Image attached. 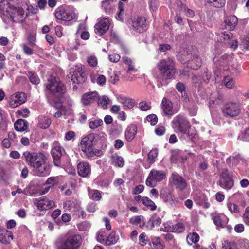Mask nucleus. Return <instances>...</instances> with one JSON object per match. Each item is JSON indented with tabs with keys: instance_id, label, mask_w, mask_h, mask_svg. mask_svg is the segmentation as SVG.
<instances>
[{
	"instance_id": "a18cd8bd",
	"label": "nucleus",
	"mask_w": 249,
	"mask_h": 249,
	"mask_svg": "<svg viewBox=\"0 0 249 249\" xmlns=\"http://www.w3.org/2000/svg\"><path fill=\"white\" fill-rule=\"evenodd\" d=\"M27 75L30 82L33 84L36 85L39 83L40 79L36 74L32 73V72H29Z\"/></svg>"
},
{
	"instance_id": "603ef678",
	"label": "nucleus",
	"mask_w": 249,
	"mask_h": 249,
	"mask_svg": "<svg viewBox=\"0 0 249 249\" xmlns=\"http://www.w3.org/2000/svg\"><path fill=\"white\" fill-rule=\"evenodd\" d=\"M87 62L91 67H95L97 64V59L94 55H91L88 57Z\"/></svg>"
},
{
	"instance_id": "0eeeda50",
	"label": "nucleus",
	"mask_w": 249,
	"mask_h": 249,
	"mask_svg": "<svg viewBox=\"0 0 249 249\" xmlns=\"http://www.w3.org/2000/svg\"><path fill=\"white\" fill-rule=\"evenodd\" d=\"M172 126L175 131L177 133L186 134L190 128V124L184 117L178 115L173 119Z\"/></svg>"
},
{
	"instance_id": "680f3d73",
	"label": "nucleus",
	"mask_w": 249,
	"mask_h": 249,
	"mask_svg": "<svg viewBox=\"0 0 249 249\" xmlns=\"http://www.w3.org/2000/svg\"><path fill=\"white\" fill-rule=\"evenodd\" d=\"M97 83L100 86H104L106 82V77L102 74L99 75L96 79Z\"/></svg>"
},
{
	"instance_id": "f257e3e1",
	"label": "nucleus",
	"mask_w": 249,
	"mask_h": 249,
	"mask_svg": "<svg viewBox=\"0 0 249 249\" xmlns=\"http://www.w3.org/2000/svg\"><path fill=\"white\" fill-rule=\"evenodd\" d=\"M22 158L36 175L44 177L49 175L50 166L46 156L42 153L26 151L23 153Z\"/></svg>"
},
{
	"instance_id": "e2e57ef3",
	"label": "nucleus",
	"mask_w": 249,
	"mask_h": 249,
	"mask_svg": "<svg viewBox=\"0 0 249 249\" xmlns=\"http://www.w3.org/2000/svg\"><path fill=\"white\" fill-rule=\"evenodd\" d=\"M243 217L244 222L247 225H249V207H247L245 209Z\"/></svg>"
},
{
	"instance_id": "a211bd4d",
	"label": "nucleus",
	"mask_w": 249,
	"mask_h": 249,
	"mask_svg": "<svg viewBox=\"0 0 249 249\" xmlns=\"http://www.w3.org/2000/svg\"><path fill=\"white\" fill-rule=\"evenodd\" d=\"M171 182L176 188L183 190L186 187V182L185 179L177 173H173L171 177Z\"/></svg>"
},
{
	"instance_id": "79ce46f5",
	"label": "nucleus",
	"mask_w": 249,
	"mask_h": 249,
	"mask_svg": "<svg viewBox=\"0 0 249 249\" xmlns=\"http://www.w3.org/2000/svg\"><path fill=\"white\" fill-rule=\"evenodd\" d=\"M151 243L154 249H163L164 245L161 243L160 238L158 237H154L151 238Z\"/></svg>"
},
{
	"instance_id": "5fc2aeb1",
	"label": "nucleus",
	"mask_w": 249,
	"mask_h": 249,
	"mask_svg": "<svg viewBox=\"0 0 249 249\" xmlns=\"http://www.w3.org/2000/svg\"><path fill=\"white\" fill-rule=\"evenodd\" d=\"M147 120L150 123L151 125L154 126L158 122V118L155 114L149 115L147 116Z\"/></svg>"
},
{
	"instance_id": "423d86ee",
	"label": "nucleus",
	"mask_w": 249,
	"mask_h": 249,
	"mask_svg": "<svg viewBox=\"0 0 249 249\" xmlns=\"http://www.w3.org/2000/svg\"><path fill=\"white\" fill-rule=\"evenodd\" d=\"M46 87L53 96L59 97L66 92V87L58 78L50 76L48 78Z\"/></svg>"
},
{
	"instance_id": "20e7f679",
	"label": "nucleus",
	"mask_w": 249,
	"mask_h": 249,
	"mask_svg": "<svg viewBox=\"0 0 249 249\" xmlns=\"http://www.w3.org/2000/svg\"><path fill=\"white\" fill-rule=\"evenodd\" d=\"M76 9L71 6L62 5L55 11V17L58 20L71 21L77 18Z\"/></svg>"
},
{
	"instance_id": "3c124183",
	"label": "nucleus",
	"mask_w": 249,
	"mask_h": 249,
	"mask_svg": "<svg viewBox=\"0 0 249 249\" xmlns=\"http://www.w3.org/2000/svg\"><path fill=\"white\" fill-rule=\"evenodd\" d=\"M58 182V179L56 177H52L48 178V179L45 182L44 185H49L52 187L55 184H57Z\"/></svg>"
},
{
	"instance_id": "a878e982",
	"label": "nucleus",
	"mask_w": 249,
	"mask_h": 249,
	"mask_svg": "<svg viewBox=\"0 0 249 249\" xmlns=\"http://www.w3.org/2000/svg\"><path fill=\"white\" fill-rule=\"evenodd\" d=\"M238 19L235 16H230L226 17L224 20L226 29L233 30L237 24Z\"/></svg>"
},
{
	"instance_id": "4d7b16f0",
	"label": "nucleus",
	"mask_w": 249,
	"mask_h": 249,
	"mask_svg": "<svg viewBox=\"0 0 249 249\" xmlns=\"http://www.w3.org/2000/svg\"><path fill=\"white\" fill-rule=\"evenodd\" d=\"M36 39V34L30 33L28 36V41L31 47H33Z\"/></svg>"
},
{
	"instance_id": "ea45409f",
	"label": "nucleus",
	"mask_w": 249,
	"mask_h": 249,
	"mask_svg": "<svg viewBox=\"0 0 249 249\" xmlns=\"http://www.w3.org/2000/svg\"><path fill=\"white\" fill-rule=\"evenodd\" d=\"M51 121L47 117H43L40 119L38 123V126L43 129L47 128L50 125Z\"/></svg>"
},
{
	"instance_id": "4468645a",
	"label": "nucleus",
	"mask_w": 249,
	"mask_h": 249,
	"mask_svg": "<svg viewBox=\"0 0 249 249\" xmlns=\"http://www.w3.org/2000/svg\"><path fill=\"white\" fill-rule=\"evenodd\" d=\"M63 150V148L58 142L54 141L51 150V154L54 164L56 166H59L61 164L60 160L62 155Z\"/></svg>"
},
{
	"instance_id": "f3484780",
	"label": "nucleus",
	"mask_w": 249,
	"mask_h": 249,
	"mask_svg": "<svg viewBox=\"0 0 249 249\" xmlns=\"http://www.w3.org/2000/svg\"><path fill=\"white\" fill-rule=\"evenodd\" d=\"M85 71L81 66H76V68L71 76V81L73 83L82 84L86 80Z\"/></svg>"
},
{
	"instance_id": "72a5a7b5",
	"label": "nucleus",
	"mask_w": 249,
	"mask_h": 249,
	"mask_svg": "<svg viewBox=\"0 0 249 249\" xmlns=\"http://www.w3.org/2000/svg\"><path fill=\"white\" fill-rule=\"evenodd\" d=\"M233 181L231 178H229L225 180L224 179H220L219 181L220 186L225 189H231L233 187Z\"/></svg>"
},
{
	"instance_id": "1a4fd4ad",
	"label": "nucleus",
	"mask_w": 249,
	"mask_h": 249,
	"mask_svg": "<svg viewBox=\"0 0 249 249\" xmlns=\"http://www.w3.org/2000/svg\"><path fill=\"white\" fill-rule=\"evenodd\" d=\"M166 177V174L163 171L152 169L146 180V184L149 187H153L157 182L164 179Z\"/></svg>"
},
{
	"instance_id": "2f4dec72",
	"label": "nucleus",
	"mask_w": 249,
	"mask_h": 249,
	"mask_svg": "<svg viewBox=\"0 0 249 249\" xmlns=\"http://www.w3.org/2000/svg\"><path fill=\"white\" fill-rule=\"evenodd\" d=\"M27 126V122L23 119H18L14 123L15 129L17 131L26 130Z\"/></svg>"
},
{
	"instance_id": "052dcab7",
	"label": "nucleus",
	"mask_w": 249,
	"mask_h": 249,
	"mask_svg": "<svg viewBox=\"0 0 249 249\" xmlns=\"http://www.w3.org/2000/svg\"><path fill=\"white\" fill-rule=\"evenodd\" d=\"M186 134H187L188 138L190 140L193 141L194 139H196V131L194 129L190 128L187 130Z\"/></svg>"
},
{
	"instance_id": "0e129e2a",
	"label": "nucleus",
	"mask_w": 249,
	"mask_h": 249,
	"mask_svg": "<svg viewBox=\"0 0 249 249\" xmlns=\"http://www.w3.org/2000/svg\"><path fill=\"white\" fill-rule=\"evenodd\" d=\"M146 235L144 233H141L139 237V244L142 246H144L147 244V240L145 239Z\"/></svg>"
},
{
	"instance_id": "aec40b11",
	"label": "nucleus",
	"mask_w": 249,
	"mask_h": 249,
	"mask_svg": "<svg viewBox=\"0 0 249 249\" xmlns=\"http://www.w3.org/2000/svg\"><path fill=\"white\" fill-rule=\"evenodd\" d=\"M98 96V94L96 91L88 92L82 95L81 102L84 105H89L96 101Z\"/></svg>"
},
{
	"instance_id": "58836bf2",
	"label": "nucleus",
	"mask_w": 249,
	"mask_h": 249,
	"mask_svg": "<svg viewBox=\"0 0 249 249\" xmlns=\"http://www.w3.org/2000/svg\"><path fill=\"white\" fill-rule=\"evenodd\" d=\"M89 197L93 200L99 201L102 197L101 193L97 190H89Z\"/></svg>"
},
{
	"instance_id": "c85d7f7f",
	"label": "nucleus",
	"mask_w": 249,
	"mask_h": 249,
	"mask_svg": "<svg viewBox=\"0 0 249 249\" xmlns=\"http://www.w3.org/2000/svg\"><path fill=\"white\" fill-rule=\"evenodd\" d=\"M187 65L193 69H198L201 65V60L196 54H195L192 59L188 61Z\"/></svg>"
},
{
	"instance_id": "f8f14e48",
	"label": "nucleus",
	"mask_w": 249,
	"mask_h": 249,
	"mask_svg": "<svg viewBox=\"0 0 249 249\" xmlns=\"http://www.w3.org/2000/svg\"><path fill=\"white\" fill-rule=\"evenodd\" d=\"M131 30L138 33H141L147 29L146 18L144 17H138L134 18L129 22Z\"/></svg>"
},
{
	"instance_id": "de8ad7c7",
	"label": "nucleus",
	"mask_w": 249,
	"mask_h": 249,
	"mask_svg": "<svg viewBox=\"0 0 249 249\" xmlns=\"http://www.w3.org/2000/svg\"><path fill=\"white\" fill-rule=\"evenodd\" d=\"M223 82L225 86L228 89H231L234 87V82L233 79L229 76H225Z\"/></svg>"
},
{
	"instance_id": "5701e85b",
	"label": "nucleus",
	"mask_w": 249,
	"mask_h": 249,
	"mask_svg": "<svg viewBox=\"0 0 249 249\" xmlns=\"http://www.w3.org/2000/svg\"><path fill=\"white\" fill-rule=\"evenodd\" d=\"M137 132V127L135 124L129 125L125 131V138L128 142H131Z\"/></svg>"
},
{
	"instance_id": "bf43d9fd",
	"label": "nucleus",
	"mask_w": 249,
	"mask_h": 249,
	"mask_svg": "<svg viewBox=\"0 0 249 249\" xmlns=\"http://www.w3.org/2000/svg\"><path fill=\"white\" fill-rule=\"evenodd\" d=\"M111 1H113V0H105L102 1V6L107 13L111 8V6H110Z\"/></svg>"
},
{
	"instance_id": "7c9ffc66",
	"label": "nucleus",
	"mask_w": 249,
	"mask_h": 249,
	"mask_svg": "<svg viewBox=\"0 0 249 249\" xmlns=\"http://www.w3.org/2000/svg\"><path fill=\"white\" fill-rule=\"evenodd\" d=\"M124 62L128 66V68L126 71L127 73H132L136 72L137 70L135 68L132 60L129 57L125 56L122 58Z\"/></svg>"
},
{
	"instance_id": "9d476101",
	"label": "nucleus",
	"mask_w": 249,
	"mask_h": 249,
	"mask_svg": "<svg viewBox=\"0 0 249 249\" xmlns=\"http://www.w3.org/2000/svg\"><path fill=\"white\" fill-rule=\"evenodd\" d=\"M241 110V107L239 104L230 102L224 105L222 112L225 115L233 117L238 116L240 113Z\"/></svg>"
},
{
	"instance_id": "b1692460",
	"label": "nucleus",
	"mask_w": 249,
	"mask_h": 249,
	"mask_svg": "<svg viewBox=\"0 0 249 249\" xmlns=\"http://www.w3.org/2000/svg\"><path fill=\"white\" fill-rule=\"evenodd\" d=\"M161 105L163 111L165 114L172 115L175 113V111L173 109L172 102L166 98H163Z\"/></svg>"
},
{
	"instance_id": "338daca9",
	"label": "nucleus",
	"mask_w": 249,
	"mask_h": 249,
	"mask_svg": "<svg viewBox=\"0 0 249 249\" xmlns=\"http://www.w3.org/2000/svg\"><path fill=\"white\" fill-rule=\"evenodd\" d=\"M90 227V225L89 223L87 222H84L79 225L78 228L80 231H84L89 229Z\"/></svg>"
},
{
	"instance_id": "13d9d810",
	"label": "nucleus",
	"mask_w": 249,
	"mask_h": 249,
	"mask_svg": "<svg viewBox=\"0 0 249 249\" xmlns=\"http://www.w3.org/2000/svg\"><path fill=\"white\" fill-rule=\"evenodd\" d=\"M22 49L24 53L28 55H31L33 54V50L31 47H29L27 44H23L22 45Z\"/></svg>"
},
{
	"instance_id": "dca6fc26",
	"label": "nucleus",
	"mask_w": 249,
	"mask_h": 249,
	"mask_svg": "<svg viewBox=\"0 0 249 249\" xmlns=\"http://www.w3.org/2000/svg\"><path fill=\"white\" fill-rule=\"evenodd\" d=\"M228 61L226 60L225 61L221 62L219 66V68L215 70L214 73L218 77L219 75H221V73H223L224 74H225V71L227 70H231V72L232 75H238L241 72V68L240 66L238 65H236L235 67H231V68H228L227 66H225V64H227Z\"/></svg>"
},
{
	"instance_id": "4c0bfd02",
	"label": "nucleus",
	"mask_w": 249,
	"mask_h": 249,
	"mask_svg": "<svg viewBox=\"0 0 249 249\" xmlns=\"http://www.w3.org/2000/svg\"><path fill=\"white\" fill-rule=\"evenodd\" d=\"M106 136L104 133H101L98 135L99 139H97L98 143L100 145V148L103 150L105 149L107 146Z\"/></svg>"
},
{
	"instance_id": "69168bd1",
	"label": "nucleus",
	"mask_w": 249,
	"mask_h": 249,
	"mask_svg": "<svg viewBox=\"0 0 249 249\" xmlns=\"http://www.w3.org/2000/svg\"><path fill=\"white\" fill-rule=\"evenodd\" d=\"M120 56L116 53L110 54L108 56L109 60L113 63L118 62L120 59Z\"/></svg>"
},
{
	"instance_id": "cd10ccee",
	"label": "nucleus",
	"mask_w": 249,
	"mask_h": 249,
	"mask_svg": "<svg viewBox=\"0 0 249 249\" xmlns=\"http://www.w3.org/2000/svg\"><path fill=\"white\" fill-rule=\"evenodd\" d=\"M233 35L230 32H223L218 34L217 40L224 43H230V41L232 38Z\"/></svg>"
},
{
	"instance_id": "49530a36",
	"label": "nucleus",
	"mask_w": 249,
	"mask_h": 249,
	"mask_svg": "<svg viewBox=\"0 0 249 249\" xmlns=\"http://www.w3.org/2000/svg\"><path fill=\"white\" fill-rule=\"evenodd\" d=\"M103 124V121L101 119H97L94 121H90L89 124V126L90 128L94 129L102 125Z\"/></svg>"
},
{
	"instance_id": "9b49d317",
	"label": "nucleus",
	"mask_w": 249,
	"mask_h": 249,
	"mask_svg": "<svg viewBox=\"0 0 249 249\" xmlns=\"http://www.w3.org/2000/svg\"><path fill=\"white\" fill-rule=\"evenodd\" d=\"M111 23V20L109 17L100 18L94 26L95 33L99 36L104 34L108 30Z\"/></svg>"
},
{
	"instance_id": "e433bc0d",
	"label": "nucleus",
	"mask_w": 249,
	"mask_h": 249,
	"mask_svg": "<svg viewBox=\"0 0 249 249\" xmlns=\"http://www.w3.org/2000/svg\"><path fill=\"white\" fill-rule=\"evenodd\" d=\"M142 204L151 211L156 210L157 206L155 203L147 197H143Z\"/></svg>"
},
{
	"instance_id": "864d4df0",
	"label": "nucleus",
	"mask_w": 249,
	"mask_h": 249,
	"mask_svg": "<svg viewBox=\"0 0 249 249\" xmlns=\"http://www.w3.org/2000/svg\"><path fill=\"white\" fill-rule=\"evenodd\" d=\"M227 207L228 210L231 212L238 213L239 212L238 206L231 202H228L227 203Z\"/></svg>"
},
{
	"instance_id": "774afa93",
	"label": "nucleus",
	"mask_w": 249,
	"mask_h": 249,
	"mask_svg": "<svg viewBox=\"0 0 249 249\" xmlns=\"http://www.w3.org/2000/svg\"><path fill=\"white\" fill-rule=\"evenodd\" d=\"M241 249H249V242L247 240H243L240 242Z\"/></svg>"
},
{
	"instance_id": "c03bdc74",
	"label": "nucleus",
	"mask_w": 249,
	"mask_h": 249,
	"mask_svg": "<svg viewBox=\"0 0 249 249\" xmlns=\"http://www.w3.org/2000/svg\"><path fill=\"white\" fill-rule=\"evenodd\" d=\"M238 140L244 142H249V128L246 129L239 135Z\"/></svg>"
},
{
	"instance_id": "8fccbe9b",
	"label": "nucleus",
	"mask_w": 249,
	"mask_h": 249,
	"mask_svg": "<svg viewBox=\"0 0 249 249\" xmlns=\"http://www.w3.org/2000/svg\"><path fill=\"white\" fill-rule=\"evenodd\" d=\"M222 103V96H218V99L214 100L211 98L209 106L210 107H214L216 106L220 105Z\"/></svg>"
},
{
	"instance_id": "ddd939ff",
	"label": "nucleus",
	"mask_w": 249,
	"mask_h": 249,
	"mask_svg": "<svg viewBox=\"0 0 249 249\" xmlns=\"http://www.w3.org/2000/svg\"><path fill=\"white\" fill-rule=\"evenodd\" d=\"M26 100V96L24 93L17 92L10 96L8 103L10 107L14 108L24 103Z\"/></svg>"
},
{
	"instance_id": "09e8293b",
	"label": "nucleus",
	"mask_w": 249,
	"mask_h": 249,
	"mask_svg": "<svg viewBox=\"0 0 249 249\" xmlns=\"http://www.w3.org/2000/svg\"><path fill=\"white\" fill-rule=\"evenodd\" d=\"M207 2L212 3L215 7H221L225 4V0H207Z\"/></svg>"
},
{
	"instance_id": "c9c22d12",
	"label": "nucleus",
	"mask_w": 249,
	"mask_h": 249,
	"mask_svg": "<svg viewBox=\"0 0 249 249\" xmlns=\"http://www.w3.org/2000/svg\"><path fill=\"white\" fill-rule=\"evenodd\" d=\"M187 243L189 245H192L193 243L196 244L199 240V236L196 232H193L189 233L186 238Z\"/></svg>"
},
{
	"instance_id": "f704fd0d",
	"label": "nucleus",
	"mask_w": 249,
	"mask_h": 249,
	"mask_svg": "<svg viewBox=\"0 0 249 249\" xmlns=\"http://www.w3.org/2000/svg\"><path fill=\"white\" fill-rule=\"evenodd\" d=\"M110 101L108 97L106 95H103L100 97H98V104L103 109H106L107 108V106L110 104Z\"/></svg>"
},
{
	"instance_id": "412c9836",
	"label": "nucleus",
	"mask_w": 249,
	"mask_h": 249,
	"mask_svg": "<svg viewBox=\"0 0 249 249\" xmlns=\"http://www.w3.org/2000/svg\"><path fill=\"white\" fill-rule=\"evenodd\" d=\"M78 175L82 177H88L91 172L89 164L87 162H81L77 165Z\"/></svg>"
},
{
	"instance_id": "473e14b6",
	"label": "nucleus",
	"mask_w": 249,
	"mask_h": 249,
	"mask_svg": "<svg viewBox=\"0 0 249 249\" xmlns=\"http://www.w3.org/2000/svg\"><path fill=\"white\" fill-rule=\"evenodd\" d=\"M111 163L112 165L119 167L124 165V160L122 157L115 154L111 156Z\"/></svg>"
},
{
	"instance_id": "2eb2a0df",
	"label": "nucleus",
	"mask_w": 249,
	"mask_h": 249,
	"mask_svg": "<svg viewBox=\"0 0 249 249\" xmlns=\"http://www.w3.org/2000/svg\"><path fill=\"white\" fill-rule=\"evenodd\" d=\"M97 240L106 246H111L117 243L119 236L114 232H112L107 237L105 238L103 233L100 232L96 236Z\"/></svg>"
},
{
	"instance_id": "39448f33",
	"label": "nucleus",
	"mask_w": 249,
	"mask_h": 249,
	"mask_svg": "<svg viewBox=\"0 0 249 249\" xmlns=\"http://www.w3.org/2000/svg\"><path fill=\"white\" fill-rule=\"evenodd\" d=\"M32 8V6L28 5L26 3L22 4L21 7H10L8 11L10 18L14 22H22L27 17L28 11Z\"/></svg>"
},
{
	"instance_id": "bb28decb",
	"label": "nucleus",
	"mask_w": 249,
	"mask_h": 249,
	"mask_svg": "<svg viewBox=\"0 0 249 249\" xmlns=\"http://www.w3.org/2000/svg\"><path fill=\"white\" fill-rule=\"evenodd\" d=\"M163 201L171 207H173L175 205V198L173 194L170 193H162L160 195Z\"/></svg>"
},
{
	"instance_id": "6e6552de",
	"label": "nucleus",
	"mask_w": 249,
	"mask_h": 249,
	"mask_svg": "<svg viewBox=\"0 0 249 249\" xmlns=\"http://www.w3.org/2000/svg\"><path fill=\"white\" fill-rule=\"evenodd\" d=\"M81 238L78 235L69 236L64 240L57 249H78L81 245Z\"/></svg>"
},
{
	"instance_id": "6e6d98bb",
	"label": "nucleus",
	"mask_w": 249,
	"mask_h": 249,
	"mask_svg": "<svg viewBox=\"0 0 249 249\" xmlns=\"http://www.w3.org/2000/svg\"><path fill=\"white\" fill-rule=\"evenodd\" d=\"M173 230L175 232L181 233L184 231L185 228L183 223H178L174 226Z\"/></svg>"
},
{
	"instance_id": "6ab92c4d",
	"label": "nucleus",
	"mask_w": 249,
	"mask_h": 249,
	"mask_svg": "<svg viewBox=\"0 0 249 249\" xmlns=\"http://www.w3.org/2000/svg\"><path fill=\"white\" fill-rule=\"evenodd\" d=\"M36 206L40 210L43 211L54 207L55 203L45 197H41L38 200Z\"/></svg>"
},
{
	"instance_id": "37998d69",
	"label": "nucleus",
	"mask_w": 249,
	"mask_h": 249,
	"mask_svg": "<svg viewBox=\"0 0 249 249\" xmlns=\"http://www.w3.org/2000/svg\"><path fill=\"white\" fill-rule=\"evenodd\" d=\"M158 154V151L157 149H153L149 152L147 160L150 164H151L155 161Z\"/></svg>"
},
{
	"instance_id": "4be33fe9",
	"label": "nucleus",
	"mask_w": 249,
	"mask_h": 249,
	"mask_svg": "<svg viewBox=\"0 0 249 249\" xmlns=\"http://www.w3.org/2000/svg\"><path fill=\"white\" fill-rule=\"evenodd\" d=\"M212 219L215 225L218 227H224L227 223V218L223 214L213 213L212 214Z\"/></svg>"
},
{
	"instance_id": "7ed1b4c3",
	"label": "nucleus",
	"mask_w": 249,
	"mask_h": 249,
	"mask_svg": "<svg viewBox=\"0 0 249 249\" xmlns=\"http://www.w3.org/2000/svg\"><path fill=\"white\" fill-rule=\"evenodd\" d=\"M95 139L94 134H89L83 138L80 142V148L87 158L94 156L100 157L103 154L102 150L94 148L93 142Z\"/></svg>"
},
{
	"instance_id": "f03ea898",
	"label": "nucleus",
	"mask_w": 249,
	"mask_h": 249,
	"mask_svg": "<svg viewBox=\"0 0 249 249\" xmlns=\"http://www.w3.org/2000/svg\"><path fill=\"white\" fill-rule=\"evenodd\" d=\"M156 67L158 73L155 74V76L160 79H171L176 72L174 62L169 58L160 60L157 63Z\"/></svg>"
},
{
	"instance_id": "c756f323",
	"label": "nucleus",
	"mask_w": 249,
	"mask_h": 249,
	"mask_svg": "<svg viewBox=\"0 0 249 249\" xmlns=\"http://www.w3.org/2000/svg\"><path fill=\"white\" fill-rule=\"evenodd\" d=\"M118 100L124 107L129 109L132 108L135 105V101L133 99L127 98L121 95L118 97Z\"/></svg>"
},
{
	"instance_id": "393cba45",
	"label": "nucleus",
	"mask_w": 249,
	"mask_h": 249,
	"mask_svg": "<svg viewBox=\"0 0 249 249\" xmlns=\"http://www.w3.org/2000/svg\"><path fill=\"white\" fill-rule=\"evenodd\" d=\"M13 240L12 233L5 229H0V242L7 244Z\"/></svg>"
},
{
	"instance_id": "a19ab883",
	"label": "nucleus",
	"mask_w": 249,
	"mask_h": 249,
	"mask_svg": "<svg viewBox=\"0 0 249 249\" xmlns=\"http://www.w3.org/2000/svg\"><path fill=\"white\" fill-rule=\"evenodd\" d=\"M130 222L131 224L138 225L140 227H142L144 225L143 217L142 216L133 217L130 219Z\"/></svg>"
}]
</instances>
